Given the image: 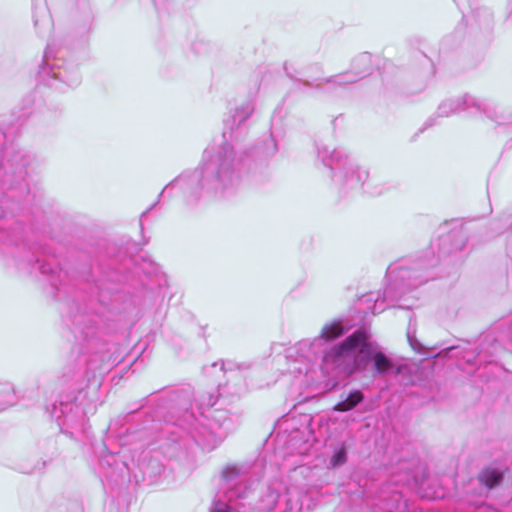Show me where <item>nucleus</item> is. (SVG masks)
Segmentation results:
<instances>
[{"instance_id":"f257e3e1","label":"nucleus","mask_w":512,"mask_h":512,"mask_svg":"<svg viewBox=\"0 0 512 512\" xmlns=\"http://www.w3.org/2000/svg\"><path fill=\"white\" fill-rule=\"evenodd\" d=\"M253 111L254 105L251 101L230 110L224 119L222 143L206 148L200 166L176 177L165 186L161 195L178 189L185 202L191 205L202 197H226L232 194L241 183L242 159L231 142L245 134V121Z\"/></svg>"},{"instance_id":"f03ea898","label":"nucleus","mask_w":512,"mask_h":512,"mask_svg":"<svg viewBox=\"0 0 512 512\" xmlns=\"http://www.w3.org/2000/svg\"><path fill=\"white\" fill-rule=\"evenodd\" d=\"M193 400L194 392L190 388L174 391L165 400L167 433H172L168 428L172 424L191 434L195 440L212 443L222 441L235 429L236 422L227 410L213 408L218 401L225 402L222 393L216 397L212 393L198 395L196 409Z\"/></svg>"},{"instance_id":"7ed1b4c3","label":"nucleus","mask_w":512,"mask_h":512,"mask_svg":"<svg viewBox=\"0 0 512 512\" xmlns=\"http://www.w3.org/2000/svg\"><path fill=\"white\" fill-rule=\"evenodd\" d=\"M348 328L341 321L326 324L318 337L303 339L289 350L288 358L303 363L304 367H295L299 373H307L309 365L320 361L321 370L327 374L350 375L365 365L359 359L364 329H358L337 344L329 342L344 335Z\"/></svg>"},{"instance_id":"20e7f679","label":"nucleus","mask_w":512,"mask_h":512,"mask_svg":"<svg viewBox=\"0 0 512 512\" xmlns=\"http://www.w3.org/2000/svg\"><path fill=\"white\" fill-rule=\"evenodd\" d=\"M466 238L461 231H453L432 243L431 249H437V259H418L415 261H400L390 265L387 269L385 286L382 295L377 299L369 293L363 297L367 303L374 302L371 313L378 314L386 308L395 306L403 295L424 284L434 275L429 271L438 261L453 251H459L465 246Z\"/></svg>"},{"instance_id":"39448f33","label":"nucleus","mask_w":512,"mask_h":512,"mask_svg":"<svg viewBox=\"0 0 512 512\" xmlns=\"http://www.w3.org/2000/svg\"><path fill=\"white\" fill-rule=\"evenodd\" d=\"M108 313L106 305L99 303L96 309L91 303L83 309L77 307L71 315L74 331L81 337L82 353L87 355V369L94 374L108 370L118 361L117 357L112 358L109 354V345L103 338L108 329Z\"/></svg>"},{"instance_id":"423d86ee","label":"nucleus","mask_w":512,"mask_h":512,"mask_svg":"<svg viewBox=\"0 0 512 512\" xmlns=\"http://www.w3.org/2000/svg\"><path fill=\"white\" fill-rule=\"evenodd\" d=\"M316 151L317 158L329 169L332 185L339 193L346 194L362 187L373 196L383 193V187H373L368 181V170L344 151L332 148L322 141L316 142Z\"/></svg>"},{"instance_id":"0eeeda50","label":"nucleus","mask_w":512,"mask_h":512,"mask_svg":"<svg viewBox=\"0 0 512 512\" xmlns=\"http://www.w3.org/2000/svg\"><path fill=\"white\" fill-rule=\"evenodd\" d=\"M38 77L44 84L58 90H63V85L76 87L81 82L78 69L67 65L64 60L56 58L50 44L47 45L44 52L43 64L39 68Z\"/></svg>"},{"instance_id":"6e6552de","label":"nucleus","mask_w":512,"mask_h":512,"mask_svg":"<svg viewBox=\"0 0 512 512\" xmlns=\"http://www.w3.org/2000/svg\"><path fill=\"white\" fill-rule=\"evenodd\" d=\"M301 492L296 487L286 488L281 482L273 483L260 502L263 512H299L301 510Z\"/></svg>"},{"instance_id":"1a4fd4ad","label":"nucleus","mask_w":512,"mask_h":512,"mask_svg":"<svg viewBox=\"0 0 512 512\" xmlns=\"http://www.w3.org/2000/svg\"><path fill=\"white\" fill-rule=\"evenodd\" d=\"M372 59L368 53H362L355 57L351 63V69L340 74L320 79L316 87L327 92H336L339 89H347L349 85L363 79L371 72Z\"/></svg>"},{"instance_id":"9d476101","label":"nucleus","mask_w":512,"mask_h":512,"mask_svg":"<svg viewBox=\"0 0 512 512\" xmlns=\"http://www.w3.org/2000/svg\"><path fill=\"white\" fill-rule=\"evenodd\" d=\"M51 416L55 418L61 431L74 435L86 433V416L83 409L73 401H60L54 404Z\"/></svg>"},{"instance_id":"9b49d317","label":"nucleus","mask_w":512,"mask_h":512,"mask_svg":"<svg viewBox=\"0 0 512 512\" xmlns=\"http://www.w3.org/2000/svg\"><path fill=\"white\" fill-rule=\"evenodd\" d=\"M468 110L471 113H483L489 119L496 120L498 112L496 106L491 101L479 100L470 95L463 97L451 98L443 101L437 109L439 116L448 117L454 113Z\"/></svg>"},{"instance_id":"f8f14e48","label":"nucleus","mask_w":512,"mask_h":512,"mask_svg":"<svg viewBox=\"0 0 512 512\" xmlns=\"http://www.w3.org/2000/svg\"><path fill=\"white\" fill-rule=\"evenodd\" d=\"M249 472L243 465H227L220 477V488L227 501L245 498L249 491Z\"/></svg>"},{"instance_id":"ddd939ff","label":"nucleus","mask_w":512,"mask_h":512,"mask_svg":"<svg viewBox=\"0 0 512 512\" xmlns=\"http://www.w3.org/2000/svg\"><path fill=\"white\" fill-rule=\"evenodd\" d=\"M359 359L364 363L363 368L358 371H366L371 365V374L374 378L377 376H385L394 369L392 360L379 350L378 345L370 340V335L366 329L363 332V341L360 348Z\"/></svg>"},{"instance_id":"4468645a","label":"nucleus","mask_w":512,"mask_h":512,"mask_svg":"<svg viewBox=\"0 0 512 512\" xmlns=\"http://www.w3.org/2000/svg\"><path fill=\"white\" fill-rule=\"evenodd\" d=\"M39 271L44 275H51L50 284L56 287L58 283H61L62 276L65 275L61 268L55 265L54 260L36 259Z\"/></svg>"},{"instance_id":"2eb2a0df","label":"nucleus","mask_w":512,"mask_h":512,"mask_svg":"<svg viewBox=\"0 0 512 512\" xmlns=\"http://www.w3.org/2000/svg\"><path fill=\"white\" fill-rule=\"evenodd\" d=\"M364 400V394L360 390L350 391L346 397L334 406V410L338 412H348L354 409Z\"/></svg>"},{"instance_id":"dca6fc26","label":"nucleus","mask_w":512,"mask_h":512,"mask_svg":"<svg viewBox=\"0 0 512 512\" xmlns=\"http://www.w3.org/2000/svg\"><path fill=\"white\" fill-rule=\"evenodd\" d=\"M388 512H409L407 500L399 492H393L385 502Z\"/></svg>"},{"instance_id":"f3484780","label":"nucleus","mask_w":512,"mask_h":512,"mask_svg":"<svg viewBox=\"0 0 512 512\" xmlns=\"http://www.w3.org/2000/svg\"><path fill=\"white\" fill-rule=\"evenodd\" d=\"M16 402L14 386L10 382H0V411Z\"/></svg>"},{"instance_id":"a211bd4d","label":"nucleus","mask_w":512,"mask_h":512,"mask_svg":"<svg viewBox=\"0 0 512 512\" xmlns=\"http://www.w3.org/2000/svg\"><path fill=\"white\" fill-rule=\"evenodd\" d=\"M502 478V472L495 468H487L483 470L479 477L480 481L490 489L498 485L502 481Z\"/></svg>"},{"instance_id":"6ab92c4d","label":"nucleus","mask_w":512,"mask_h":512,"mask_svg":"<svg viewBox=\"0 0 512 512\" xmlns=\"http://www.w3.org/2000/svg\"><path fill=\"white\" fill-rule=\"evenodd\" d=\"M407 339L412 347V349L416 352H421L422 345L420 342L416 339V328H415V321L412 317H410L409 325L407 328Z\"/></svg>"},{"instance_id":"aec40b11","label":"nucleus","mask_w":512,"mask_h":512,"mask_svg":"<svg viewBox=\"0 0 512 512\" xmlns=\"http://www.w3.org/2000/svg\"><path fill=\"white\" fill-rule=\"evenodd\" d=\"M249 365L246 363H236L232 360H226L221 362V370L226 373H234L236 370L239 372L246 371L249 369Z\"/></svg>"},{"instance_id":"412c9836","label":"nucleus","mask_w":512,"mask_h":512,"mask_svg":"<svg viewBox=\"0 0 512 512\" xmlns=\"http://www.w3.org/2000/svg\"><path fill=\"white\" fill-rule=\"evenodd\" d=\"M347 460V452L344 446L339 447L335 450L331 457L330 464L333 467L343 465Z\"/></svg>"},{"instance_id":"4be33fe9","label":"nucleus","mask_w":512,"mask_h":512,"mask_svg":"<svg viewBox=\"0 0 512 512\" xmlns=\"http://www.w3.org/2000/svg\"><path fill=\"white\" fill-rule=\"evenodd\" d=\"M210 512H232V510H231V507L227 503L219 500L214 503Z\"/></svg>"},{"instance_id":"5701e85b","label":"nucleus","mask_w":512,"mask_h":512,"mask_svg":"<svg viewBox=\"0 0 512 512\" xmlns=\"http://www.w3.org/2000/svg\"><path fill=\"white\" fill-rule=\"evenodd\" d=\"M284 70L287 74V76L291 79H298L297 75H303V73L298 72L295 68L293 63L286 62L284 65Z\"/></svg>"},{"instance_id":"b1692460","label":"nucleus","mask_w":512,"mask_h":512,"mask_svg":"<svg viewBox=\"0 0 512 512\" xmlns=\"http://www.w3.org/2000/svg\"><path fill=\"white\" fill-rule=\"evenodd\" d=\"M277 150H278L277 144H276L275 140L271 138L266 144L264 155L272 156L277 152Z\"/></svg>"},{"instance_id":"393cba45","label":"nucleus","mask_w":512,"mask_h":512,"mask_svg":"<svg viewBox=\"0 0 512 512\" xmlns=\"http://www.w3.org/2000/svg\"><path fill=\"white\" fill-rule=\"evenodd\" d=\"M206 44L203 43V42H198V43H195L193 44V49L197 52V53H201L205 50L206 48Z\"/></svg>"},{"instance_id":"a878e982","label":"nucleus","mask_w":512,"mask_h":512,"mask_svg":"<svg viewBox=\"0 0 512 512\" xmlns=\"http://www.w3.org/2000/svg\"><path fill=\"white\" fill-rule=\"evenodd\" d=\"M481 12H482V13H483V15H484L486 18H488V19H490V18H491V16H492V15H491V13H490V11H489L488 9H485V8H483V9H478V10H477V12H476L477 16H480V13H481Z\"/></svg>"},{"instance_id":"bb28decb","label":"nucleus","mask_w":512,"mask_h":512,"mask_svg":"<svg viewBox=\"0 0 512 512\" xmlns=\"http://www.w3.org/2000/svg\"><path fill=\"white\" fill-rule=\"evenodd\" d=\"M506 9H507L509 15H512V0H507Z\"/></svg>"},{"instance_id":"cd10ccee","label":"nucleus","mask_w":512,"mask_h":512,"mask_svg":"<svg viewBox=\"0 0 512 512\" xmlns=\"http://www.w3.org/2000/svg\"><path fill=\"white\" fill-rule=\"evenodd\" d=\"M25 175H26V171H24L23 169H20L18 172V178L23 180Z\"/></svg>"},{"instance_id":"c85d7f7f","label":"nucleus","mask_w":512,"mask_h":512,"mask_svg":"<svg viewBox=\"0 0 512 512\" xmlns=\"http://www.w3.org/2000/svg\"><path fill=\"white\" fill-rule=\"evenodd\" d=\"M154 205H152L151 207H149L147 210H145L142 214H141V218H143L144 216L147 215V213L153 208Z\"/></svg>"},{"instance_id":"c756f323","label":"nucleus","mask_w":512,"mask_h":512,"mask_svg":"<svg viewBox=\"0 0 512 512\" xmlns=\"http://www.w3.org/2000/svg\"><path fill=\"white\" fill-rule=\"evenodd\" d=\"M421 496H422V497H426V498H434V496H433V495H430V494H428V493H421Z\"/></svg>"},{"instance_id":"7c9ffc66","label":"nucleus","mask_w":512,"mask_h":512,"mask_svg":"<svg viewBox=\"0 0 512 512\" xmlns=\"http://www.w3.org/2000/svg\"><path fill=\"white\" fill-rule=\"evenodd\" d=\"M19 187L21 190H27V184L24 183V184H19Z\"/></svg>"},{"instance_id":"2f4dec72","label":"nucleus","mask_w":512,"mask_h":512,"mask_svg":"<svg viewBox=\"0 0 512 512\" xmlns=\"http://www.w3.org/2000/svg\"><path fill=\"white\" fill-rule=\"evenodd\" d=\"M38 23H39V20H38L36 14H34V24H35V26H38Z\"/></svg>"},{"instance_id":"473e14b6","label":"nucleus","mask_w":512,"mask_h":512,"mask_svg":"<svg viewBox=\"0 0 512 512\" xmlns=\"http://www.w3.org/2000/svg\"><path fill=\"white\" fill-rule=\"evenodd\" d=\"M399 308H409V306H405V305H398Z\"/></svg>"},{"instance_id":"72a5a7b5","label":"nucleus","mask_w":512,"mask_h":512,"mask_svg":"<svg viewBox=\"0 0 512 512\" xmlns=\"http://www.w3.org/2000/svg\"><path fill=\"white\" fill-rule=\"evenodd\" d=\"M430 121H431V120H428V121L426 122V124H425V125H426V126H431L432 124L430 123Z\"/></svg>"},{"instance_id":"f704fd0d","label":"nucleus","mask_w":512,"mask_h":512,"mask_svg":"<svg viewBox=\"0 0 512 512\" xmlns=\"http://www.w3.org/2000/svg\"><path fill=\"white\" fill-rule=\"evenodd\" d=\"M304 84H305L306 86H312V85H311L309 82H307V81H305V82H304Z\"/></svg>"},{"instance_id":"c9c22d12","label":"nucleus","mask_w":512,"mask_h":512,"mask_svg":"<svg viewBox=\"0 0 512 512\" xmlns=\"http://www.w3.org/2000/svg\"><path fill=\"white\" fill-rule=\"evenodd\" d=\"M243 389L237 391V395H240Z\"/></svg>"},{"instance_id":"e433bc0d","label":"nucleus","mask_w":512,"mask_h":512,"mask_svg":"<svg viewBox=\"0 0 512 512\" xmlns=\"http://www.w3.org/2000/svg\"><path fill=\"white\" fill-rule=\"evenodd\" d=\"M140 227H141V230H143V224L141 221H140Z\"/></svg>"}]
</instances>
